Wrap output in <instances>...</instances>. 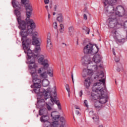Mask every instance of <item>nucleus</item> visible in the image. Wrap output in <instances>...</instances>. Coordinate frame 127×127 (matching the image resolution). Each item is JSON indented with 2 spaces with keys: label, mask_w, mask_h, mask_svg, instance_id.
<instances>
[{
  "label": "nucleus",
  "mask_w": 127,
  "mask_h": 127,
  "mask_svg": "<svg viewBox=\"0 0 127 127\" xmlns=\"http://www.w3.org/2000/svg\"><path fill=\"white\" fill-rule=\"evenodd\" d=\"M55 14H56V13L54 12L53 13V15H55Z\"/></svg>",
  "instance_id": "64"
},
{
  "label": "nucleus",
  "mask_w": 127,
  "mask_h": 127,
  "mask_svg": "<svg viewBox=\"0 0 127 127\" xmlns=\"http://www.w3.org/2000/svg\"><path fill=\"white\" fill-rule=\"evenodd\" d=\"M15 14L16 15V19L19 24L18 28L21 31L20 32V35L22 38V33L31 34L34 28H35V23L33 20H29V21L21 20V16H20V10H14Z\"/></svg>",
  "instance_id": "1"
},
{
  "label": "nucleus",
  "mask_w": 127,
  "mask_h": 127,
  "mask_svg": "<svg viewBox=\"0 0 127 127\" xmlns=\"http://www.w3.org/2000/svg\"><path fill=\"white\" fill-rule=\"evenodd\" d=\"M108 20L109 21L108 26L110 28H115L116 26H117V27L124 26V27L127 28V21L120 24L119 22H118V20H117L116 17L114 16L113 18H109Z\"/></svg>",
  "instance_id": "5"
},
{
  "label": "nucleus",
  "mask_w": 127,
  "mask_h": 127,
  "mask_svg": "<svg viewBox=\"0 0 127 127\" xmlns=\"http://www.w3.org/2000/svg\"><path fill=\"white\" fill-rule=\"evenodd\" d=\"M80 97H82L83 95V91L81 90L79 93Z\"/></svg>",
  "instance_id": "49"
},
{
  "label": "nucleus",
  "mask_w": 127,
  "mask_h": 127,
  "mask_svg": "<svg viewBox=\"0 0 127 127\" xmlns=\"http://www.w3.org/2000/svg\"><path fill=\"white\" fill-rule=\"evenodd\" d=\"M117 72H120V71H121V69L120 68L118 67L117 68Z\"/></svg>",
  "instance_id": "56"
},
{
  "label": "nucleus",
  "mask_w": 127,
  "mask_h": 127,
  "mask_svg": "<svg viewBox=\"0 0 127 127\" xmlns=\"http://www.w3.org/2000/svg\"><path fill=\"white\" fill-rule=\"evenodd\" d=\"M103 93L106 92V89L104 88L97 87L96 89H92V92L91 93V97L93 100H98L100 99L101 95H104Z\"/></svg>",
  "instance_id": "8"
},
{
  "label": "nucleus",
  "mask_w": 127,
  "mask_h": 127,
  "mask_svg": "<svg viewBox=\"0 0 127 127\" xmlns=\"http://www.w3.org/2000/svg\"><path fill=\"white\" fill-rule=\"evenodd\" d=\"M113 53L114 55H116V52H115V49H113Z\"/></svg>",
  "instance_id": "58"
},
{
  "label": "nucleus",
  "mask_w": 127,
  "mask_h": 127,
  "mask_svg": "<svg viewBox=\"0 0 127 127\" xmlns=\"http://www.w3.org/2000/svg\"><path fill=\"white\" fill-rule=\"evenodd\" d=\"M29 0H21V3L23 4H25V7L26 10V15L27 18H26V20H32V19H30V16H31L32 11V7L29 4Z\"/></svg>",
  "instance_id": "9"
},
{
  "label": "nucleus",
  "mask_w": 127,
  "mask_h": 127,
  "mask_svg": "<svg viewBox=\"0 0 127 127\" xmlns=\"http://www.w3.org/2000/svg\"><path fill=\"white\" fill-rule=\"evenodd\" d=\"M82 29L87 32V34H89L90 33V29L86 26H84L82 27Z\"/></svg>",
  "instance_id": "34"
},
{
  "label": "nucleus",
  "mask_w": 127,
  "mask_h": 127,
  "mask_svg": "<svg viewBox=\"0 0 127 127\" xmlns=\"http://www.w3.org/2000/svg\"><path fill=\"white\" fill-rule=\"evenodd\" d=\"M71 79L73 80V79H74V77H73V73H71Z\"/></svg>",
  "instance_id": "57"
},
{
  "label": "nucleus",
  "mask_w": 127,
  "mask_h": 127,
  "mask_svg": "<svg viewBox=\"0 0 127 127\" xmlns=\"http://www.w3.org/2000/svg\"><path fill=\"white\" fill-rule=\"evenodd\" d=\"M49 7L50 8H52V3H50Z\"/></svg>",
  "instance_id": "55"
},
{
  "label": "nucleus",
  "mask_w": 127,
  "mask_h": 127,
  "mask_svg": "<svg viewBox=\"0 0 127 127\" xmlns=\"http://www.w3.org/2000/svg\"><path fill=\"white\" fill-rule=\"evenodd\" d=\"M76 115H79L80 114V112H79V111H78V110H76Z\"/></svg>",
  "instance_id": "54"
},
{
  "label": "nucleus",
  "mask_w": 127,
  "mask_h": 127,
  "mask_svg": "<svg viewBox=\"0 0 127 127\" xmlns=\"http://www.w3.org/2000/svg\"><path fill=\"white\" fill-rule=\"evenodd\" d=\"M100 68H103V66L102 65H99Z\"/></svg>",
  "instance_id": "61"
},
{
  "label": "nucleus",
  "mask_w": 127,
  "mask_h": 127,
  "mask_svg": "<svg viewBox=\"0 0 127 127\" xmlns=\"http://www.w3.org/2000/svg\"><path fill=\"white\" fill-rule=\"evenodd\" d=\"M115 60L116 62H120V58L119 57H115Z\"/></svg>",
  "instance_id": "47"
},
{
  "label": "nucleus",
  "mask_w": 127,
  "mask_h": 127,
  "mask_svg": "<svg viewBox=\"0 0 127 127\" xmlns=\"http://www.w3.org/2000/svg\"><path fill=\"white\" fill-rule=\"evenodd\" d=\"M117 2V0H105L104 2V6H107L106 9V13L107 16H115L114 15V11H115V7L113 5Z\"/></svg>",
  "instance_id": "4"
},
{
  "label": "nucleus",
  "mask_w": 127,
  "mask_h": 127,
  "mask_svg": "<svg viewBox=\"0 0 127 127\" xmlns=\"http://www.w3.org/2000/svg\"><path fill=\"white\" fill-rule=\"evenodd\" d=\"M52 48H53V45L50 44L47 45V49L49 52L52 51Z\"/></svg>",
  "instance_id": "31"
},
{
  "label": "nucleus",
  "mask_w": 127,
  "mask_h": 127,
  "mask_svg": "<svg viewBox=\"0 0 127 127\" xmlns=\"http://www.w3.org/2000/svg\"><path fill=\"white\" fill-rule=\"evenodd\" d=\"M40 120L42 123H46L47 122H48V120H49V117L48 116V115H44L40 118Z\"/></svg>",
  "instance_id": "23"
},
{
  "label": "nucleus",
  "mask_w": 127,
  "mask_h": 127,
  "mask_svg": "<svg viewBox=\"0 0 127 127\" xmlns=\"http://www.w3.org/2000/svg\"><path fill=\"white\" fill-rule=\"evenodd\" d=\"M53 26H54V28H55V29H57V26H58L57 22H54Z\"/></svg>",
  "instance_id": "42"
},
{
  "label": "nucleus",
  "mask_w": 127,
  "mask_h": 127,
  "mask_svg": "<svg viewBox=\"0 0 127 127\" xmlns=\"http://www.w3.org/2000/svg\"><path fill=\"white\" fill-rule=\"evenodd\" d=\"M94 45L91 43L87 44L83 49L84 54H91L94 55L99 52V47L95 45V48H93Z\"/></svg>",
  "instance_id": "6"
},
{
  "label": "nucleus",
  "mask_w": 127,
  "mask_h": 127,
  "mask_svg": "<svg viewBox=\"0 0 127 127\" xmlns=\"http://www.w3.org/2000/svg\"><path fill=\"white\" fill-rule=\"evenodd\" d=\"M93 120H94V122H99V118L97 117H94L92 118Z\"/></svg>",
  "instance_id": "43"
},
{
  "label": "nucleus",
  "mask_w": 127,
  "mask_h": 127,
  "mask_svg": "<svg viewBox=\"0 0 127 127\" xmlns=\"http://www.w3.org/2000/svg\"><path fill=\"white\" fill-rule=\"evenodd\" d=\"M47 105V108L48 110V111H51V107H50V106H49V105H48V104L46 103Z\"/></svg>",
  "instance_id": "46"
},
{
  "label": "nucleus",
  "mask_w": 127,
  "mask_h": 127,
  "mask_svg": "<svg viewBox=\"0 0 127 127\" xmlns=\"http://www.w3.org/2000/svg\"><path fill=\"white\" fill-rule=\"evenodd\" d=\"M41 90H42L41 92H42L43 97L44 98L45 100H47V99H49V98H52V95L51 94L52 90L51 88H48L47 91L43 88Z\"/></svg>",
  "instance_id": "12"
},
{
  "label": "nucleus",
  "mask_w": 127,
  "mask_h": 127,
  "mask_svg": "<svg viewBox=\"0 0 127 127\" xmlns=\"http://www.w3.org/2000/svg\"><path fill=\"white\" fill-rule=\"evenodd\" d=\"M83 10L85 14H89V13H88V8L85 7Z\"/></svg>",
  "instance_id": "41"
},
{
  "label": "nucleus",
  "mask_w": 127,
  "mask_h": 127,
  "mask_svg": "<svg viewBox=\"0 0 127 127\" xmlns=\"http://www.w3.org/2000/svg\"><path fill=\"white\" fill-rule=\"evenodd\" d=\"M44 127H50L51 126V123L49 122H44Z\"/></svg>",
  "instance_id": "36"
},
{
  "label": "nucleus",
  "mask_w": 127,
  "mask_h": 127,
  "mask_svg": "<svg viewBox=\"0 0 127 127\" xmlns=\"http://www.w3.org/2000/svg\"><path fill=\"white\" fill-rule=\"evenodd\" d=\"M52 45V43L51 42V39H50V34H49L48 35L47 37V45Z\"/></svg>",
  "instance_id": "33"
},
{
  "label": "nucleus",
  "mask_w": 127,
  "mask_h": 127,
  "mask_svg": "<svg viewBox=\"0 0 127 127\" xmlns=\"http://www.w3.org/2000/svg\"><path fill=\"white\" fill-rule=\"evenodd\" d=\"M84 103L85 107L88 108V101H87V100H85Z\"/></svg>",
  "instance_id": "45"
},
{
  "label": "nucleus",
  "mask_w": 127,
  "mask_h": 127,
  "mask_svg": "<svg viewBox=\"0 0 127 127\" xmlns=\"http://www.w3.org/2000/svg\"><path fill=\"white\" fill-rule=\"evenodd\" d=\"M46 68L47 67H41L38 70V73L40 74V78H47V75L50 76V77H53V69L50 67L46 71Z\"/></svg>",
  "instance_id": "7"
},
{
  "label": "nucleus",
  "mask_w": 127,
  "mask_h": 127,
  "mask_svg": "<svg viewBox=\"0 0 127 127\" xmlns=\"http://www.w3.org/2000/svg\"><path fill=\"white\" fill-rule=\"evenodd\" d=\"M28 34H32V35H33L32 37H37V36H38V32H33V31L32 32V33L31 34L27 33V35Z\"/></svg>",
  "instance_id": "35"
},
{
  "label": "nucleus",
  "mask_w": 127,
  "mask_h": 127,
  "mask_svg": "<svg viewBox=\"0 0 127 127\" xmlns=\"http://www.w3.org/2000/svg\"><path fill=\"white\" fill-rule=\"evenodd\" d=\"M38 62L42 65H43L44 68H48L49 64H48V60L44 59V56L41 55L39 56Z\"/></svg>",
  "instance_id": "13"
},
{
  "label": "nucleus",
  "mask_w": 127,
  "mask_h": 127,
  "mask_svg": "<svg viewBox=\"0 0 127 127\" xmlns=\"http://www.w3.org/2000/svg\"><path fill=\"white\" fill-rule=\"evenodd\" d=\"M75 32V29L73 26H70L68 28V33L71 37L74 36V33Z\"/></svg>",
  "instance_id": "26"
},
{
  "label": "nucleus",
  "mask_w": 127,
  "mask_h": 127,
  "mask_svg": "<svg viewBox=\"0 0 127 127\" xmlns=\"http://www.w3.org/2000/svg\"><path fill=\"white\" fill-rule=\"evenodd\" d=\"M102 103L99 101H97L94 103V107L96 108V111H100L102 109Z\"/></svg>",
  "instance_id": "21"
},
{
  "label": "nucleus",
  "mask_w": 127,
  "mask_h": 127,
  "mask_svg": "<svg viewBox=\"0 0 127 127\" xmlns=\"http://www.w3.org/2000/svg\"><path fill=\"white\" fill-rule=\"evenodd\" d=\"M21 41L25 53H26L28 56L27 60L29 59H33L36 58L38 55H34L32 53V51L29 49V45L31 43V40L27 38V33H22Z\"/></svg>",
  "instance_id": "2"
},
{
  "label": "nucleus",
  "mask_w": 127,
  "mask_h": 127,
  "mask_svg": "<svg viewBox=\"0 0 127 127\" xmlns=\"http://www.w3.org/2000/svg\"><path fill=\"white\" fill-rule=\"evenodd\" d=\"M57 9V5H55L54 7V10L55 11H56V10Z\"/></svg>",
  "instance_id": "53"
},
{
  "label": "nucleus",
  "mask_w": 127,
  "mask_h": 127,
  "mask_svg": "<svg viewBox=\"0 0 127 127\" xmlns=\"http://www.w3.org/2000/svg\"><path fill=\"white\" fill-rule=\"evenodd\" d=\"M91 62H92L91 58H90L89 60L87 57H84L83 59H82V63L83 65H87L88 64H90Z\"/></svg>",
  "instance_id": "20"
},
{
  "label": "nucleus",
  "mask_w": 127,
  "mask_h": 127,
  "mask_svg": "<svg viewBox=\"0 0 127 127\" xmlns=\"http://www.w3.org/2000/svg\"><path fill=\"white\" fill-rule=\"evenodd\" d=\"M60 31L61 33H63V32L64 31V25L61 24H60Z\"/></svg>",
  "instance_id": "37"
},
{
  "label": "nucleus",
  "mask_w": 127,
  "mask_h": 127,
  "mask_svg": "<svg viewBox=\"0 0 127 127\" xmlns=\"http://www.w3.org/2000/svg\"><path fill=\"white\" fill-rule=\"evenodd\" d=\"M41 51V49L40 48V44L39 45H36L35 48V52L36 53L40 52Z\"/></svg>",
  "instance_id": "29"
},
{
  "label": "nucleus",
  "mask_w": 127,
  "mask_h": 127,
  "mask_svg": "<svg viewBox=\"0 0 127 127\" xmlns=\"http://www.w3.org/2000/svg\"><path fill=\"white\" fill-rule=\"evenodd\" d=\"M87 14H84L83 15L84 19H85V20H87V19H88Z\"/></svg>",
  "instance_id": "48"
},
{
  "label": "nucleus",
  "mask_w": 127,
  "mask_h": 127,
  "mask_svg": "<svg viewBox=\"0 0 127 127\" xmlns=\"http://www.w3.org/2000/svg\"><path fill=\"white\" fill-rule=\"evenodd\" d=\"M51 117L53 118V121H55L53 122L52 127H58L59 126L58 121H59V119L60 118V115H58V112L56 111L52 112Z\"/></svg>",
  "instance_id": "11"
},
{
  "label": "nucleus",
  "mask_w": 127,
  "mask_h": 127,
  "mask_svg": "<svg viewBox=\"0 0 127 127\" xmlns=\"http://www.w3.org/2000/svg\"><path fill=\"white\" fill-rule=\"evenodd\" d=\"M103 95H100V97L99 99V101L101 103L102 105H103V104H106V103L108 102V95L107 94V90H106L105 92H103Z\"/></svg>",
  "instance_id": "15"
},
{
  "label": "nucleus",
  "mask_w": 127,
  "mask_h": 127,
  "mask_svg": "<svg viewBox=\"0 0 127 127\" xmlns=\"http://www.w3.org/2000/svg\"><path fill=\"white\" fill-rule=\"evenodd\" d=\"M65 88H66V91H67L68 93H70V87H69V85L66 84Z\"/></svg>",
  "instance_id": "40"
},
{
  "label": "nucleus",
  "mask_w": 127,
  "mask_h": 127,
  "mask_svg": "<svg viewBox=\"0 0 127 127\" xmlns=\"http://www.w3.org/2000/svg\"><path fill=\"white\" fill-rule=\"evenodd\" d=\"M42 84L43 87H47L49 85V81L47 79H44L42 81Z\"/></svg>",
  "instance_id": "28"
},
{
  "label": "nucleus",
  "mask_w": 127,
  "mask_h": 127,
  "mask_svg": "<svg viewBox=\"0 0 127 127\" xmlns=\"http://www.w3.org/2000/svg\"><path fill=\"white\" fill-rule=\"evenodd\" d=\"M39 114L40 116H46L48 115L47 109H46V108L40 109L39 111Z\"/></svg>",
  "instance_id": "22"
},
{
  "label": "nucleus",
  "mask_w": 127,
  "mask_h": 127,
  "mask_svg": "<svg viewBox=\"0 0 127 127\" xmlns=\"http://www.w3.org/2000/svg\"><path fill=\"white\" fill-rule=\"evenodd\" d=\"M37 102L39 106H42V107H43V106H44V104H41V103H44L45 102L44 99H38Z\"/></svg>",
  "instance_id": "32"
},
{
  "label": "nucleus",
  "mask_w": 127,
  "mask_h": 127,
  "mask_svg": "<svg viewBox=\"0 0 127 127\" xmlns=\"http://www.w3.org/2000/svg\"><path fill=\"white\" fill-rule=\"evenodd\" d=\"M102 60V56L101 55L98 54L95 55L93 58H91V61L95 62L96 64L98 63H100Z\"/></svg>",
  "instance_id": "17"
},
{
  "label": "nucleus",
  "mask_w": 127,
  "mask_h": 127,
  "mask_svg": "<svg viewBox=\"0 0 127 127\" xmlns=\"http://www.w3.org/2000/svg\"><path fill=\"white\" fill-rule=\"evenodd\" d=\"M33 41L32 42L33 45H39L40 44V42H39V40L37 37H32Z\"/></svg>",
  "instance_id": "24"
},
{
  "label": "nucleus",
  "mask_w": 127,
  "mask_h": 127,
  "mask_svg": "<svg viewBox=\"0 0 127 127\" xmlns=\"http://www.w3.org/2000/svg\"><path fill=\"white\" fill-rule=\"evenodd\" d=\"M50 16H50V14L49 13H48V19L50 18Z\"/></svg>",
  "instance_id": "59"
},
{
  "label": "nucleus",
  "mask_w": 127,
  "mask_h": 127,
  "mask_svg": "<svg viewBox=\"0 0 127 127\" xmlns=\"http://www.w3.org/2000/svg\"><path fill=\"white\" fill-rule=\"evenodd\" d=\"M45 7H46V9H47V10L48 9V5H46Z\"/></svg>",
  "instance_id": "60"
},
{
  "label": "nucleus",
  "mask_w": 127,
  "mask_h": 127,
  "mask_svg": "<svg viewBox=\"0 0 127 127\" xmlns=\"http://www.w3.org/2000/svg\"><path fill=\"white\" fill-rule=\"evenodd\" d=\"M44 2L45 4L49 3V0H44Z\"/></svg>",
  "instance_id": "50"
},
{
  "label": "nucleus",
  "mask_w": 127,
  "mask_h": 127,
  "mask_svg": "<svg viewBox=\"0 0 127 127\" xmlns=\"http://www.w3.org/2000/svg\"><path fill=\"white\" fill-rule=\"evenodd\" d=\"M92 79H91V77H87L84 81V86L85 87L86 89H89L90 88V86L92 84Z\"/></svg>",
  "instance_id": "16"
},
{
  "label": "nucleus",
  "mask_w": 127,
  "mask_h": 127,
  "mask_svg": "<svg viewBox=\"0 0 127 127\" xmlns=\"http://www.w3.org/2000/svg\"><path fill=\"white\" fill-rule=\"evenodd\" d=\"M58 107L59 110H62L61 105V104H59L58 105Z\"/></svg>",
  "instance_id": "52"
},
{
  "label": "nucleus",
  "mask_w": 127,
  "mask_h": 127,
  "mask_svg": "<svg viewBox=\"0 0 127 127\" xmlns=\"http://www.w3.org/2000/svg\"><path fill=\"white\" fill-rule=\"evenodd\" d=\"M105 77V74H104V72L103 71L101 72V74L98 75V78H100L101 79H103Z\"/></svg>",
  "instance_id": "39"
},
{
  "label": "nucleus",
  "mask_w": 127,
  "mask_h": 127,
  "mask_svg": "<svg viewBox=\"0 0 127 127\" xmlns=\"http://www.w3.org/2000/svg\"><path fill=\"white\" fill-rule=\"evenodd\" d=\"M12 4L14 8H15V10H20V8H21V5L19 4V2H18L17 0H12Z\"/></svg>",
  "instance_id": "18"
},
{
  "label": "nucleus",
  "mask_w": 127,
  "mask_h": 127,
  "mask_svg": "<svg viewBox=\"0 0 127 127\" xmlns=\"http://www.w3.org/2000/svg\"><path fill=\"white\" fill-rule=\"evenodd\" d=\"M51 102H52V103L54 102V103H55V104H56L57 106H58V105H60V102H59V100H56V98H54L53 97H51Z\"/></svg>",
  "instance_id": "30"
},
{
  "label": "nucleus",
  "mask_w": 127,
  "mask_h": 127,
  "mask_svg": "<svg viewBox=\"0 0 127 127\" xmlns=\"http://www.w3.org/2000/svg\"><path fill=\"white\" fill-rule=\"evenodd\" d=\"M58 16L57 18V20L60 22V23H61L62 22H64V17H63V15H62V13H59L58 14Z\"/></svg>",
  "instance_id": "25"
},
{
  "label": "nucleus",
  "mask_w": 127,
  "mask_h": 127,
  "mask_svg": "<svg viewBox=\"0 0 127 127\" xmlns=\"http://www.w3.org/2000/svg\"><path fill=\"white\" fill-rule=\"evenodd\" d=\"M54 94L55 97L56 96V92H54Z\"/></svg>",
  "instance_id": "63"
},
{
  "label": "nucleus",
  "mask_w": 127,
  "mask_h": 127,
  "mask_svg": "<svg viewBox=\"0 0 127 127\" xmlns=\"http://www.w3.org/2000/svg\"><path fill=\"white\" fill-rule=\"evenodd\" d=\"M115 14L120 17H122L125 15V8L122 6H118L116 7Z\"/></svg>",
  "instance_id": "14"
},
{
  "label": "nucleus",
  "mask_w": 127,
  "mask_h": 127,
  "mask_svg": "<svg viewBox=\"0 0 127 127\" xmlns=\"http://www.w3.org/2000/svg\"><path fill=\"white\" fill-rule=\"evenodd\" d=\"M99 82H102L101 83L100 82H96L94 84V86H95L97 87H99V86H103V87H106V78H103V79H99Z\"/></svg>",
  "instance_id": "19"
},
{
  "label": "nucleus",
  "mask_w": 127,
  "mask_h": 127,
  "mask_svg": "<svg viewBox=\"0 0 127 127\" xmlns=\"http://www.w3.org/2000/svg\"><path fill=\"white\" fill-rule=\"evenodd\" d=\"M114 38L115 41H116L117 43H118V44L120 43L121 44H123V43H125V39H124L120 40V39H118L117 36H114Z\"/></svg>",
  "instance_id": "27"
},
{
  "label": "nucleus",
  "mask_w": 127,
  "mask_h": 127,
  "mask_svg": "<svg viewBox=\"0 0 127 127\" xmlns=\"http://www.w3.org/2000/svg\"><path fill=\"white\" fill-rule=\"evenodd\" d=\"M60 121L62 123V124H63V125H65L66 123V121H65V119L63 117H62L60 118Z\"/></svg>",
  "instance_id": "38"
},
{
  "label": "nucleus",
  "mask_w": 127,
  "mask_h": 127,
  "mask_svg": "<svg viewBox=\"0 0 127 127\" xmlns=\"http://www.w3.org/2000/svg\"><path fill=\"white\" fill-rule=\"evenodd\" d=\"M93 67H94L95 70L98 69V66H97V65H93Z\"/></svg>",
  "instance_id": "51"
},
{
  "label": "nucleus",
  "mask_w": 127,
  "mask_h": 127,
  "mask_svg": "<svg viewBox=\"0 0 127 127\" xmlns=\"http://www.w3.org/2000/svg\"><path fill=\"white\" fill-rule=\"evenodd\" d=\"M27 60L28 61L27 62V63L29 64V68L30 70H31L30 73L31 74L32 77V73H35L36 75H37L36 71H35V69L36 68V67H37V65L35 64V58Z\"/></svg>",
  "instance_id": "10"
},
{
  "label": "nucleus",
  "mask_w": 127,
  "mask_h": 127,
  "mask_svg": "<svg viewBox=\"0 0 127 127\" xmlns=\"http://www.w3.org/2000/svg\"><path fill=\"white\" fill-rule=\"evenodd\" d=\"M112 33H114V34H115V35H117V33H118V32L117 31V30L114 29L112 30Z\"/></svg>",
  "instance_id": "44"
},
{
  "label": "nucleus",
  "mask_w": 127,
  "mask_h": 127,
  "mask_svg": "<svg viewBox=\"0 0 127 127\" xmlns=\"http://www.w3.org/2000/svg\"><path fill=\"white\" fill-rule=\"evenodd\" d=\"M32 82L34 83L33 85H31V88H34L33 89V92L36 94H38V98L39 97H43L42 95V90L43 88H41V79L39 78L38 75H36L35 72L32 73Z\"/></svg>",
  "instance_id": "3"
},
{
  "label": "nucleus",
  "mask_w": 127,
  "mask_h": 127,
  "mask_svg": "<svg viewBox=\"0 0 127 127\" xmlns=\"http://www.w3.org/2000/svg\"><path fill=\"white\" fill-rule=\"evenodd\" d=\"M98 127H104L103 125H100Z\"/></svg>",
  "instance_id": "62"
}]
</instances>
